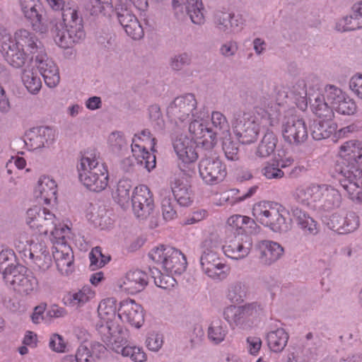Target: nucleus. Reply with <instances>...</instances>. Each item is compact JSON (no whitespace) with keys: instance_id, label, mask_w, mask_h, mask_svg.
Segmentation results:
<instances>
[{"instance_id":"nucleus-1","label":"nucleus","mask_w":362,"mask_h":362,"mask_svg":"<svg viewBox=\"0 0 362 362\" xmlns=\"http://www.w3.org/2000/svg\"><path fill=\"white\" fill-rule=\"evenodd\" d=\"M280 104L269 96H262L252 111L237 112L233 115L232 128L243 144L255 142L261 127H274L279 122Z\"/></svg>"},{"instance_id":"nucleus-2","label":"nucleus","mask_w":362,"mask_h":362,"mask_svg":"<svg viewBox=\"0 0 362 362\" xmlns=\"http://www.w3.org/2000/svg\"><path fill=\"white\" fill-rule=\"evenodd\" d=\"M334 172L348 197L362 204V147L355 146L353 141L341 145Z\"/></svg>"},{"instance_id":"nucleus-3","label":"nucleus","mask_w":362,"mask_h":362,"mask_svg":"<svg viewBox=\"0 0 362 362\" xmlns=\"http://www.w3.org/2000/svg\"><path fill=\"white\" fill-rule=\"evenodd\" d=\"M59 18H50L48 21L49 31L55 43L62 48H69L85 39L83 18L76 6L65 8Z\"/></svg>"},{"instance_id":"nucleus-4","label":"nucleus","mask_w":362,"mask_h":362,"mask_svg":"<svg viewBox=\"0 0 362 362\" xmlns=\"http://www.w3.org/2000/svg\"><path fill=\"white\" fill-rule=\"evenodd\" d=\"M99 158L96 152H86L77 166L81 182L97 192L104 190L109 180L107 167Z\"/></svg>"},{"instance_id":"nucleus-5","label":"nucleus","mask_w":362,"mask_h":362,"mask_svg":"<svg viewBox=\"0 0 362 362\" xmlns=\"http://www.w3.org/2000/svg\"><path fill=\"white\" fill-rule=\"evenodd\" d=\"M50 241L52 243V256L57 267L62 274L69 275L73 271L74 255L68 244L70 228L59 223L57 220L54 228L49 229Z\"/></svg>"},{"instance_id":"nucleus-6","label":"nucleus","mask_w":362,"mask_h":362,"mask_svg":"<svg viewBox=\"0 0 362 362\" xmlns=\"http://www.w3.org/2000/svg\"><path fill=\"white\" fill-rule=\"evenodd\" d=\"M286 209L272 202L262 201L254 204L252 215L261 224L274 232H284L288 229L283 212Z\"/></svg>"},{"instance_id":"nucleus-7","label":"nucleus","mask_w":362,"mask_h":362,"mask_svg":"<svg viewBox=\"0 0 362 362\" xmlns=\"http://www.w3.org/2000/svg\"><path fill=\"white\" fill-rule=\"evenodd\" d=\"M148 256L170 275H180L186 270V257L180 250L175 247L160 245L152 249Z\"/></svg>"},{"instance_id":"nucleus-8","label":"nucleus","mask_w":362,"mask_h":362,"mask_svg":"<svg viewBox=\"0 0 362 362\" xmlns=\"http://www.w3.org/2000/svg\"><path fill=\"white\" fill-rule=\"evenodd\" d=\"M197 101L194 94L187 93L175 98L167 107L169 119L179 127H185L197 117Z\"/></svg>"},{"instance_id":"nucleus-9","label":"nucleus","mask_w":362,"mask_h":362,"mask_svg":"<svg viewBox=\"0 0 362 362\" xmlns=\"http://www.w3.org/2000/svg\"><path fill=\"white\" fill-rule=\"evenodd\" d=\"M27 268L18 263L8 264L2 272L6 285L21 295H29L37 289V280L33 276L28 275Z\"/></svg>"},{"instance_id":"nucleus-10","label":"nucleus","mask_w":362,"mask_h":362,"mask_svg":"<svg viewBox=\"0 0 362 362\" xmlns=\"http://www.w3.org/2000/svg\"><path fill=\"white\" fill-rule=\"evenodd\" d=\"M199 262L203 273L214 280L222 281L229 274V266L220 258L210 241L203 243Z\"/></svg>"},{"instance_id":"nucleus-11","label":"nucleus","mask_w":362,"mask_h":362,"mask_svg":"<svg viewBox=\"0 0 362 362\" xmlns=\"http://www.w3.org/2000/svg\"><path fill=\"white\" fill-rule=\"evenodd\" d=\"M264 310L262 304L257 302L246 303L240 306L230 305L223 312L225 320L233 328L247 329Z\"/></svg>"},{"instance_id":"nucleus-12","label":"nucleus","mask_w":362,"mask_h":362,"mask_svg":"<svg viewBox=\"0 0 362 362\" xmlns=\"http://www.w3.org/2000/svg\"><path fill=\"white\" fill-rule=\"evenodd\" d=\"M281 133L286 142L296 146L302 145L308 138L305 120L292 110L288 111L283 118Z\"/></svg>"},{"instance_id":"nucleus-13","label":"nucleus","mask_w":362,"mask_h":362,"mask_svg":"<svg viewBox=\"0 0 362 362\" xmlns=\"http://www.w3.org/2000/svg\"><path fill=\"white\" fill-rule=\"evenodd\" d=\"M205 151L204 157L199 163V175L206 184L216 185L225 179L226 167L216 156L213 149Z\"/></svg>"},{"instance_id":"nucleus-14","label":"nucleus","mask_w":362,"mask_h":362,"mask_svg":"<svg viewBox=\"0 0 362 362\" xmlns=\"http://www.w3.org/2000/svg\"><path fill=\"white\" fill-rule=\"evenodd\" d=\"M141 142H148L151 149L155 151V146L156 144V139L148 129H144L141 132L139 135H135L132 139L131 145L133 156L136 158L141 165L144 166L148 171H151L156 167V159L153 153L146 150L145 145H142Z\"/></svg>"},{"instance_id":"nucleus-15","label":"nucleus","mask_w":362,"mask_h":362,"mask_svg":"<svg viewBox=\"0 0 362 362\" xmlns=\"http://www.w3.org/2000/svg\"><path fill=\"white\" fill-rule=\"evenodd\" d=\"M57 221L55 215L45 208L35 206L27 211V224L41 235H47L49 229H53Z\"/></svg>"},{"instance_id":"nucleus-16","label":"nucleus","mask_w":362,"mask_h":362,"mask_svg":"<svg viewBox=\"0 0 362 362\" xmlns=\"http://www.w3.org/2000/svg\"><path fill=\"white\" fill-rule=\"evenodd\" d=\"M326 96L338 113L344 115H354L356 111V105L354 99L341 89L333 86H326Z\"/></svg>"},{"instance_id":"nucleus-17","label":"nucleus","mask_w":362,"mask_h":362,"mask_svg":"<svg viewBox=\"0 0 362 362\" xmlns=\"http://www.w3.org/2000/svg\"><path fill=\"white\" fill-rule=\"evenodd\" d=\"M13 40L27 56H31L32 59L35 57V62L45 57V49L34 33L21 29L15 33V39Z\"/></svg>"},{"instance_id":"nucleus-18","label":"nucleus","mask_w":362,"mask_h":362,"mask_svg":"<svg viewBox=\"0 0 362 362\" xmlns=\"http://www.w3.org/2000/svg\"><path fill=\"white\" fill-rule=\"evenodd\" d=\"M132 203L134 214L142 219L147 218L154 209L152 194L146 185H142L135 187Z\"/></svg>"},{"instance_id":"nucleus-19","label":"nucleus","mask_w":362,"mask_h":362,"mask_svg":"<svg viewBox=\"0 0 362 362\" xmlns=\"http://www.w3.org/2000/svg\"><path fill=\"white\" fill-rule=\"evenodd\" d=\"M98 332L107 346L116 354H121L128 346L125 334L118 325L114 327L98 326Z\"/></svg>"},{"instance_id":"nucleus-20","label":"nucleus","mask_w":362,"mask_h":362,"mask_svg":"<svg viewBox=\"0 0 362 362\" xmlns=\"http://www.w3.org/2000/svg\"><path fill=\"white\" fill-rule=\"evenodd\" d=\"M173 7L177 15L186 13L194 24L201 25L205 22L202 0H173Z\"/></svg>"},{"instance_id":"nucleus-21","label":"nucleus","mask_w":362,"mask_h":362,"mask_svg":"<svg viewBox=\"0 0 362 362\" xmlns=\"http://www.w3.org/2000/svg\"><path fill=\"white\" fill-rule=\"evenodd\" d=\"M118 317L136 328L141 327L144 322L142 307L132 299H126L119 303Z\"/></svg>"},{"instance_id":"nucleus-22","label":"nucleus","mask_w":362,"mask_h":362,"mask_svg":"<svg viewBox=\"0 0 362 362\" xmlns=\"http://www.w3.org/2000/svg\"><path fill=\"white\" fill-rule=\"evenodd\" d=\"M117 16L119 24L128 36L133 40H140L144 37L143 27L130 9L122 7L117 8Z\"/></svg>"},{"instance_id":"nucleus-23","label":"nucleus","mask_w":362,"mask_h":362,"mask_svg":"<svg viewBox=\"0 0 362 362\" xmlns=\"http://www.w3.org/2000/svg\"><path fill=\"white\" fill-rule=\"evenodd\" d=\"M200 117L197 115V117H194L189 124V132L196 139L198 145L204 151H209L214 149L215 141L213 139L214 134L211 133L210 127L204 125L200 120Z\"/></svg>"},{"instance_id":"nucleus-24","label":"nucleus","mask_w":362,"mask_h":362,"mask_svg":"<svg viewBox=\"0 0 362 362\" xmlns=\"http://www.w3.org/2000/svg\"><path fill=\"white\" fill-rule=\"evenodd\" d=\"M21 11L25 18L30 23L33 29L41 33L48 32V23H42V16L39 11L41 9L40 0H19Z\"/></svg>"},{"instance_id":"nucleus-25","label":"nucleus","mask_w":362,"mask_h":362,"mask_svg":"<svg viewBox=\"0 0 362 362\" xmlns=\"http://www.w3.org/2000/svg\"><path fill=\"white\" fill-rule=\"evenodd\" d=\"M200 145L187 136H181L177 138L173 143L174 150L178 158L184 163H191L198 158V152L196 148Z\"/></svg>"},{"instance_id":"nucleus-26","label":"nucleus","mask_w":362,"mask_h":362,"mask_svg":"<svg viewBox=\"0 0 362 362\" xmlns=\"http://www.w3.org/2000/svg\"><path fill=\"white\" fill-rule=\"evenodd\" d=\"M317 202H321L320 209L329 212L340 207L342 197L339 191L329 185H320Z\"/></svg>"},{"instance_id":"nucleus-27","label":"nucleus","mask_w":362,"mask_h":362,"mask_svg":"<svg viewBox=\"0 0 362 362\" xmlns=\"http://www.w3.org/2000/svg\"><path fill=\"white\" fill-rule=\"evenodd\" d=\"M251 247L252 240L245 235L235 237L234 239L227 242L222 249L227 257L234 259H240L248 255Z\"/></svg>"},{"instance_id":"nucleus-28","label":"nucleus","mask_w":362,"mask_h":362,"mask_svg":"<svg viewBox=\"0 0 362 362\" xmlns=\"http://www.w3.org/2000/svg\"><path fill=\"white\" fill-rule=\"evenodd\" d=\"M35 65L48 87L54 88L59 84L60 81L59 69L56 64L48 58L47 53L45 54V57L38 58L35 61Z\"/></svg>"},{"instance_id":"nucleus-29","label":"nucleus","mask_w":362,"mask_h":362,"mask_svg":"<svg viewBox=\"0 0 362 362\" xmlns=\"http://www.w3.org/2000/svg\"><path fill=\"white\" fill-rule=\"evenodd\" d=\"M148 281V274L139 269L129 271L120 285V288L129 294L143 291Z\"/></svg>"},{"instance_id":"nucleus-30","label":"nucleus","mask_w":362,"mask_h":362,"mask_svg":"<svg viewBox=\"0 0 362 362\" xmlns=\"http://www.w3.org/2000/svg\"><path fill=\"white\" fill-rule=\"evenodd\" d=\"M1 47L5 52L4 57L6 62L15 68H20L25 61L27 54L14 43V41L9 35H4L2 37Z\"/></svg>"},{"instance_id":"nucleus-31","label":"nucleus","mask_w":362,"mask_h":362,"mask_svg":"<svg viewBox=\"0 0 362 362\" xmlns=\"http://www.w3.org/2000/svg\"><path fill=\"white\" fill-rule=\"evenodd\" d=\"M290 212L305 235H315L319 233L318 223L308 213L296 206H291Z\"/></svg>"},{"instance_id":"nucleus-32","label":"nucleus","mask_w":362,"mask_h":362,"mask_svg":"<svg viewBox=\"0 0 362 362\" xmlns=\"http://www.w3.org/2000/svg\"><path fill=\"white\" fill-rule=\"evenodd\" d=\"M28 136L34 148H41L49 147L54 142L56 132L49 127H37L30 129Z\"/></svg>"},{"instance_id":"nucleus-33","label":"nucleus","mask_w":362,"mask_h":362,"mask_svg":"<svg viewBox=\"0 0 362 362\" xmlns=\"http://www.w3.org/2000/svg\"><path fill=\"white\" fill-rule=\"evenodd\" d=\"M259 251V259L262 263L270 265L279 259L284 255V248L278 243L271 240H262L257 245Z\"/></svg>"},{"instance_id":"nucleus-34","label":"nucleus","mask_w":362,"mask_h":362,"mask_svg":"<svg viewBox=\"0 0 362 362\" xmlns=\"http://www.w3.org/2000/svg\"><path fill=\"white\" fill-rule=\"evenodd\" d=\"M117 300L115 298H107L103 300L98 308V317L100 321L95 325L96 330L98 326L108 325V327H114L117 325L114 322L113 319L115 317L117 311Z\"/></svg>"},{"instance_id":"nucleus-35","label":"nucleus","mask_w":362,"mask_h":362,"mask_svg":"<svg viewBox=\"0 0 362 362\" xmlns=\"http://www.w3.org/2000/svg\"><path fill=\"white\" fill-rule=\"evenodd\" d=\"M310 103L312 112L319 119L333 120L334 108L331 104L329 105V102L326 96V87L323 93L317 94L313 100L310 98Z\"/></svg>"},{"instance_id":"nucleus-36","label":"nucleus","mask_w":362,"mask_h":362,"mask_svg":"<svg viewBox=\"0 0 362 362\" xmlns=\"http://www.w3.org/2000/svg\"><path fill=\"white\" fill-rule=\"evenodd\" d=\"M56 182L49 176H42L35 190V196L41 199L46 204H49L52 199H56Z\"/></svg>"},{"instance_id":"nucleus-37","label":"nucleus","mask_w":362,"mask_h":362,"mask_svg":"<svg viewBox=\"0 0 362 362\" xmlns=\"http://www.w3.org/2000/svg\"><path fill=\"white\" fill-rule=\"evenodd\" d=\"M211 120L212 127H210L211 133L214 134L212 136L215 141L217 142V137L221 139H226L230 135V125L226 117L219 111H214L211 113Z\"/></svg>"},{"instance_id":"nucleus-38","label":"nucleus","mask_w":362,"mask_h":362,"mask_svg":"<svg viewBox=\"0 0 362 362\" xmlns=\"http://www.w3.org/2000/svg\"><path fill=\"white\" fill-rule=\"evenodd\" d=\"M320 187V185L315 184L301 185L296 188L292 196L298 203L309 206L311 202H317Z\"/></svg>"},{"instance_id":"nucleus-39","label":"nucleus","mask_w":362,"mask_h":362,"mask_svg":"<svg viewBox=\"0 0 362 362\" xmlns=\"http://www.w3.org/2000/svg\"><path fill=\"white\" fill-rule=\"evenodd\" d=\"M21 81L27 90L33 94H37L42 88L40 75L32 65H28L22 70Z\"/></svg>"},{"instance_id":"nucleus-40","label":"nucleus","mask_w":362,"mask_h":362,"mask_svg":"<svg viewBox=\"0 0 362 362\" xmlns=\"http://www.w3.org/2000/svg\"><path fill=\"white\" fill-rule=\"evenodd\" d=\"M95 296L94 291L88 286H85L77 291L69 292L64 298L65 304L80 308L87 303Z\"/></svg>"},{"instance_id":"nucleus-41","label":"nucleus","mask_w":362,"mask_h":362,"mask_svg":"<svg viewBox=\"0 0 362 362\" xmlns=\"http://www.w3.org/2000/svg\"><path fill=\"white\" fill-rule=\"evenodd\" d=\"M227 224L231 230H235L238 234L253 233L256 232L257 228V223L253 219L239 214L229 217Z\"/></svg>"},{"instance_id":"nucleus-42","label":"nucleus","mask_w":362,"mask_h":362,"mask_svg":"<svg viewBox=\"0 0 362 362\" xmlns=\"http://www.w3.org/2000/svg\"><path fill=\"white\" fill-rule=\"evenodd\" d=\"M360 28H362V15L356 5L349 16L338 20L335 25V29L341 33Z\"/></svg>"},{"instance_id":"nucleus-43","label":"nucleus","mask_w":362,"mask_h":362,"mask_svg":"<svg viewBox=\"0 0 362 362\" xmlns=\"http://www.w3.org/2000/svg\"><path fill=\"white\" fill-rule=\"evenodd\" d=\"M337 124L333 120L318 119L311 126V135L315 140L329 138L336 132Z\"/></svg>"},{"instance_id":"nucleus-44","label":"nucleus","mask_w":362,"mask_h":362,"mask_svg":"<svg viewBox=\"0 0 362 362\" xmlns=\"http://www.w3.org/2000/svg\"><path fill=\"white\" fill-rule=\"evenodd\" d=\"M288 337V333L283 328L270 331L267 335L268 346L272 351L281 352L286 347Z\"/></svg>"},{"instance_id":"nucleus-45","label":"nucleus","mask_w":362,"mask_h":362,"mask_svg":"<svg viewBox=\"0 0 362 362\" xmlns=\"http://www.w3.org/2000/svg\"><path fill=\"white\" fill-rule=\"evenodd\" d=\"M227 326L218 319L213 320L207 329V337L209 340L214 344H219L224 341L228 334Z\"/></svg>"},{"instance_id":"nucleus-46","label":"nucleus","mask_w":362,"mask_h":362,"mask_svg":"<svg viewBox=\"0 0 362 362\" xmlns=\"http://www.w3.org/2000/svg\"><path fill=\"white\" fill-rule=\"evenodd\" d=\"M160 197L163 218L166 221L174 219L177 216L176 204L171 191L168 189H161Z\"/></svg>"},{"instance_id":"nucleus-47","label":"nucleus","mask_w":362,"mask_h":362,"mask_svg":"<svg viewBox=\"0 0 362 362\" xmlns=\"http://www.w3.org/2000/svg\"><path fill=\"white\" fill-rule=\"evenodd\" d=\"M171 194L177 202L182 206H189L192 202L191 192L187 184L175 180L171 186Z\"/></svg>"},{"instance_id":"nucleus-48","label":"nucleus","mask_w":362,"mask_h":362,"mask_svg":"<svg viewBox=\"0 0 362 362\" xmlns=\"http://www.w3.org/2000/svg\"><path fill=\"white\" fill-rule=\"evenodd\" d=\"M277 141L276 135L267 131L257 147L255 155L259 158H267L274 152Z\"/></svg>"},{"instance_id":"nucleus-49","label":"nucleus","mask_w":362,"mask_h":362,"mask_svg":"<svg viewBox=\"0 0 362 362\" xmlns=\"http://www.w3.org/2000/svg\"><path fill=\"white\" fill-rule=\"evenodd\" d=\"M131 189L132 183L129 180L122 179L118 182L113 197L122 207H124L129 203Z\"/></svg>"},{"instance_id":"nucleus-50","label":"nucleus","mask_w":362,"mask_h":362,"mask_svg":"<svg viewBox=\"0 0 362 362\" xmlns=\"http://www.w3.org/2000/svg\"><path fill=\"white\" fill-rule=\"evenodd\" d=\"M247 293L246 286L240 281H236L229 286L226 296L231 303H240L246 298Z\"/></svg>"},{"instance_id":"nucleus-51","label":"nucleus","mask_w":362,"mask_h":362,"mask_svg":"<svg viewBox=\"0 0 362 362\" xmlns=\"http://www.w3.org/2000/svg\"><path fill=\"white\" fill-rule=\"evenodd\" d=\"M107 144L114 153H119L127 148V141L123 132L119 131L112 132L108 136Z\"/></svg>"},{"instance_id":"nucleus-52","label":"nucleus","mask_w":362,"mask_h":362,"mask_svg":"<svg viewBox=\"0 0 362 362\" xmlns=\"http://www.w3.org/2000/svg\"><path fill=\"white\" fill-rule=\"evenodd\" d=\"M260 172L267 180H280L285 176L284 172L279 168L274 159L265 162Z\"/></svg>"},{"instance_id":"nucleus-53","label":"nucleus","mask_w":362,"mask_h":362,"mask_svg":"<svg viewBox=\"0 0 362 362\" xmlns=\"http://www.w3.org/2000/svg\"><path fill=\"white\" fill-rule=\"evenodd\" d=\"M121 355L133 362H145L147 360V355L143 348L134 345L128 344Z\"/></svg>"},{"instance_id":"nucleus-54","label":"nucleus","mask_w":362,"mask_h":362,"mask_svg":"<svg viewBox=\"0 0 362 362\" xmlns=\"http://www.w3.org/2000/svg\"><path fill=\"white\" fill-rule=\"evenodd\" d=\"M90 262V267L93 270L105 266L110 259L109 256H106L102 253V249L100 247L93 248L89 254Z\"/></svg>"},{"instance_id":"nucleus-55","label":"nucleus","mask_w":362,"mask_h":362,"mask_svg":"<svg viewBox=\"0 0 362 362\" xmlns=\"http://www.w3.org/2000/svg\"><path fill=\"white\" fill-rule=\"evenodd\" d=\"M343 218L344 226L341 234L352 233L358 228L360 224L359 217L355 212L349 211Z\"/></svg>"},{"instance_id":"nucleus-56","label":"nucleus","mask_w":362,"mask_h":362,"mask_svg":"<svg viewBox=\"0 0 362 362\" xmlns=\"http://www.w3.org/2000/svg\"><path fill=\"white\" fill-rule=\"evenodd\" d=\"M230 13H217L215 16L214 23L216 28L225 34H230Z\"/></svg>"},{"instance_id":"nucleus-57","label":"nucleus","mask_w":362,"mask_h":362,"mask_svg":"<svg viewBox=\"0 0 362 362\" xmlns=\"http://www.w3.org/2000/svg\"><path fill=\"white\" fill-rule=\"evenodd\" d=\"M223 150L228 160H238L239 159V147L236 142L230 139L223 141Z\"/></svg>"},{"instance_id":"nucleus-58","label":"nucleus","mask_w":362,"mask_h":362,"mask_svg":"<svg viewBox=\"0 0 362 362\" xmlns=\"http://www.w3.org/2000/svg\"><path fill=\"white\" fill-rule=\"evenodd\" d=\"M163 344V337L158 332L149 333L146 340L147 348L152 351H158Z\"/></svg>"},{"instance_id":"nucleus-59","label":"nucleus","mask_w":362,"mask_h":362,"mask_svg":"<svg viewBox=\"0 0 362 362\" xmlns=\"http://www.w3.org/2000/svg\"><path fill=\"white\" fill-rule=\"evenodd\" d=\"M191 63V56L186 52L175 55L170 59V66L175 71L182 70Z\"/></svg>"},{"instance_id":"nucleus-60","label":"nucleus","mask_w":362,"mask_h":362,"mask_svg":"<svg viewBox=\"0 0 362 362\" xmlns=\"http://www.w3.org/2000/svg\"><path fill=\"white\" fill-rule=\"evenodd\" d=\"M66 342L64 337L58 334H52L49 340V347L57 353H64L66 351Z\"/></svg>"},{"instance_id":"nucleus-61","label":"nucleus","mask_w":362,"mask_h":362,"mask_svg":"<svg viewBox=\"0 0 362 362\" xmlns=\"http://www.w3.org/2000/svg\"><path fill=\"white\" fill-rule=\"evenodd\" d=\"M238 50V42L231 40L225 42L220 46L219 54L225 58H232L236 54Z\"/></svg>"},{"instance_id":"nucleus-62","label":"nucleus","mask_w":362,"mask_h":362,"mask_svg":"<svg viewBox=\"0 0 362 362\" xmlns=\"http://www.w3.org/2000/svg\"><path fill=\"white\" fill-rule=\"evenodd\" d=\"M149 117L153 125L157 129H162L164 127V120L163 119L160 107L157 105H151L149 109Z\"/></svg>"},{"instance_id":"nucleus-63","label":"nucleus","mask_w":362,"mask_h":362,"mask_svg":"<svg viewBox=\"0 0 362 362\" xmlns=\"http://www.w3.org/2000/svg\"><path fill=\"white\" fill-rule=\"evenodd\" d=\"M245 21V18L243 14L234 13H230V33H235L240 31L243 28Z\"/></svg>"},{"instance_id":"nucleus-64","label":"nucleus","mask_w":362,"mask_h":362,"mask_svg":"<svg viewBox=\"0 0 362 362\" xmlns=\"http://www.w3.org/2000/svg\"><path fill=\"white\" fill-rule=\"evenodd\" d=\"M28 253L30 259H34L37 257L45 256L49 254L47 250V246L42 242L32 243L29 246Z\"/></svg>"}]
</instances>
